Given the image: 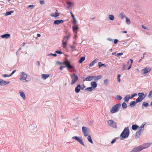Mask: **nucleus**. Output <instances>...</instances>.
<instances>
[{
    "label": "nucleus",
    "mask_w": 152,
    "mask_h": 152,
    "mask_svg": "<svg viewBox=\"0 0 152 152\" xmlns=\"http://www.w3.org/2000/svg\"><path fill=\"white\" fill-rule=\"evenodd\" d=\"M130 61H131V64L129 66V67H128V68L127 69L128 70H129L131 68V67L132 66V64L133 62V60L132 59H130Z\"/></svg>",
    "instance_id": "nucleus-32"
},
{
    "label": "nucleus",
    "mask_w": 152,
    "mask_h": 152,
    "mask_svg": "<svg viewBox=\"0 0 152 152\" xmlns=\"http://www.w3.org/2000/svg\"><path fill=\"white\" fill-rule=\"evenodd\" d=\"M145 125V124H142V125L140 126V128L143 129Z\"/></svg>",
    "instance_id": "nucleus-49"
},
{
    "label": "nucleus",
    "mask_w": 152,
    "mask_h": 152,
    "mask_svg": "<svg viewBox=\"0 0 152 152\" xmlns=\"http://www.w3.org/2000/svg\"><path fill=\"white\" fill-rule=\"evenodd\" d=\"M67 42L62 41V47L64 48H65L66 47L67 44Z\"/></svg>",
    "instance_id": "nucleus-34"
},
{
    "label": "nucleus",
    "mask_w": 152,
    "mask_h": 152,
    "mask_svg": "<svg viewBox=\"0 0 152 152\" xmlns=\"http://www.w3.org/2000/svg\"><path fill=\"white\" fill-rule=\"evenodd\" d=\"M102 77L101 75H99L97 76H96V77H95L96 78H97L98 80L99 79H100Z\"/></svg>",
    "instance_id": "nucleus-47"
},
{
    "label": "nucleus",
    "mask_w": 152,
    "mask_h": 152,
    "mask_svg": "<svg viewBox=\"0 0 152 152\" xmlns=\"http://www.w3.org/2000/svg\"><path fill=\"white\" fill-rule=\"evenodd\" d=\"M95 77H96V76H94V78L93 79H94V81H95L96 82H97L98 80L97 79V78H96Z\"/></svg>",
    "instance_id": "nucleus-60"
},
{
    "label": "nucleus",
    "mask_w": 152,
    "mask_h": 152,
    "mask_svg": "<svg viewBox=\"0 0 152 152\" xmlns=\"http://www.w3.org/2000/svg\"><path fill=\"white\" fill-rule=\"evenodd\" d=\"M55 53H58V54H62V53L59 51H58V50H56L55 51Z\"/></svg>",
    "instance_id": "nucleus-55"
},
{
    "label": "nucleus",
    "mask_w": 152,
    "mask_h": 152,
    "mask_svg": "<svg viewBox=\"0 0 152 152\" xmlns=\"http://www.w3.org/2000/svg\"><path fill=\"white\" fill-rule=\"evenodd\" d=\"M70 37V35H69L68 36H66L64 37L62 41V42H67L68 40Z\"/></svg>",
    "instance_id": "nucleus-15"
},
{
    "label": "nucleus",
    "mask_w": 152,
    "mask_h": 152,
    "mask_svg": "<svg viewBox=\"0 0 152 152\" xmlns=\"http://www.w3.org/2000/svg\"><path fill=\"white\" fill-rule=\"evenodd\" d=\"M91 87L94 89L96 88L97 86V84L95 82H93L91 83Z\"/></svg>",
    "instance_id": "nucleus-17"
},
{
    "label": "nucleus",
    "mask_w": 152,
    "mask_h": 152,
    "mask_svg": "<svg viewBox=\"0 0 152 152\" xmlns=\"http://www.w3.org/2000/svg\"><path fill=\"white\" fill-rule=\"evenodd\" d=\"M125 66H126V65H124V64H123V67L122 68V70L124 71V70H125V69H126Z\"/></svg>",
    "instance_id": "nucleus-53"
},
{
    "label": "nucleus",
    "mask_w": 152,
    "mask_h": 152,
    "mask_svg": "<svg viewBox=\"0 0 152 152\" xmlns=\"http://www.w3.org/2000/svg\"><path fill=\"white\" fill-rule=\"evenodd\" d=\"M59 13L58 12H56L55 14L52 13L50 14V16L51 17H53L55 18L59 16Z\"/></svg>",
    "instance_id": "nucleus-22"
},
{
    "label": "nucleus",
    "mask_w": 152,
    "mask_h": 152,
    "mask_svg": "<svg viewBox=\"0 0 152 152\" xmlns=\"http://www.w3.org/2000/svg\"><path fill=\"white\" fill-rule=\"evenodd\" d=\"M126 23H127V24H129L130 23V19L128 18L127 17H126Z\"/></svg>",
    "instance_id": "nucleus-39"
},
{
    "label": "nucleus",
    "mask_w": 152,
    "mask_h": 152,
    "mask_svg": "<svg viewBox=\"0 0 152 152\" xmlns=\"http://www.w3.org/2000/svg\"><path fill=\"white\" fill-rule=\"evenodd\" d=\"M116 141L115 139H113L111 142V143L113 144Z\"/></svg>",
    "instance_id": "nucleus-62"
},
{
    "label": "nucleus",
    "mask_w": 152,
    "mask_h": 152,
    "mask_svg": "<svg viewBox=\"0 0 152 152\" xmlns=\"http://www.w3.org/2000/svg\"><path fill=\"white\" fill-rule=\"evenodd\" d=\"M85 87V86L84 85H83V86L82 87H81V90H83V89Z\"/></svg>",
    "instance_id": "nucleus-64"
},
{
    "label": "nucleus",
    "mask_w": 152,
    "mask_h": 152,
    "mask_svg": "<svg viewBox=\"0 0 152 152\" xmlns=\"http://www.w3.org/2000/svg\"><path fill=\"white\" fill-rule=\"evenodd\" d=\"M88 141L91 143H93V142L91 139V137L90 135H88L87 137Z\"/></svg>",
    "instance_id": "nucleus-30"
},
{
    "label": "nucleus",
    "mask_w": 152,
    "mask_h": 152,
    "mask_svg": "<svg viewBox=\"0 0 152 152\" xmlns=\"http://www.w3.org/2000/svg\"><path fill=\"white\" fill-rule=\"evenodd\" d=\"M130 99H131L130 96L129 95H126L124 97V101L126 102H127Z\"/></svg>",
    "instance_id": "nucleus-19"
},
{
    "label": "nucleus",
    "mask_w": 152,
    "mask_h": 152,
    "mask_svg": "<svg viewBox=\"0 0 152 152\" xmlns=\"http://www.w3.org/2000/svg\"><path fill=\"white\" fill-rule=\"evenodd\" d=\"M64 22V20H56L54 21V24L56 25H58L59 24L63 23Z\"/></svg>",
    "instance_id": "nucleus-12"
},
{
    "label": "nucleus",
    "mask_w": 152,
    "mask_h": 152,
    "mask_svg": "<svg viewBox=\"0 0 152 152\" xmlns=\"http://www.w3.org/2000/svg\"><path fill=\"white\" fill-rule=\"evenodd\" d=\"M27 76V75L24 72H22L21 74L20 77V80H23L24 82H28V80H26Z\"/></svg>",
    "instance_id": "nucleus-4"
},
{
    "label": "nucleus",
    "mask_w": 152,
    "mask_h": 152,
    "mask_svg": "<svg viewBox=\"0 0 152 152\" xmlns=\"http://www.w3.org/2000/svg\"><path fill=\"white\" fill-rule=\"evenodd\" d=\"M98 65L99 66V68L100 67H101L104 66H105V65L104 64H102V63L101 62H99L98 64Z\"/></svg>",
    "instance_id": "nucleus-40"
},
{
    "label": "nucleus",
    "mask_w": 152,
    "mask_h": 152,
    "mask_svg": "<svg viewBox=\"0 0 152 152\" xmlns=\"http://www.w3.org/2000/svg\"><path fill=\"white\" fill-rule=\"evenodd\" d=\"M94 78V76H89L86 78V80L88 81H91Z\"/></svg>",
    "instance_id": "nucleus-20"
},
{
    "label": "nucleus",
    "mask_w": 152,
    "mask_h": 152,
    "mask_svg": "<svg viewBox=\"0 0 152 152\" xmlns=\"http://www.w3.org/2000/svg\"><path fill=\"white\" fill-rule=\"evenodd\" d=\"M81 89V86L80 84H78L77 86L75 88V91L76 93H79Z\"/></svg>",
    "instance_id": "nucleus-11"
},
{
    "label": "nucleus",
    "mask_w": 152,
    "mask_h": 152,
    "mask_svg": "<svg viewBox=\"0 0 152 152\" xmlns=\"http://www.w3.org/2000/svg\"><path fill=\"white\" fill-rule=\"evenodd\" d=\"M85 60V57H82L80 58V60H79V63L80 64L82 63Z\"/></svg>",
    "instance_id": "nucleus-26"
},
{
    "label": "nucleus",
    "mask_w": 152,
    "mask_h": 152,
    "mask_svg": "<svg viewBox=\"0 0 152 152\" xmlns=\"http://www.w3.org/2000/svg\"><path fill=\"white\" fill-rule=\"evenodd\" d=\"M114 122V121L112 120H109L107 121V123L110 126H111Z\"/></svg>",
    "instance_id": "nucleus-28"
},
{
    "label": "nucleus",
    "mask_w": 152,
    "mask_h": 152,
    "mask_svg": "<svg viewBox=\"0 0 152 152\" xmlns=\"http://www.w3.org/2000/svg\"><path fill=\"white\" fill-rule=\"evenodd\" d=\"M49 76V74H43L42 75V77L43 79H45L48 78Z\"/></svg>",
    "instance_id": "nucleus-24"
},
{
    "label": "nucleus",
    "mask_w": 152,
    "mask_h": 152,
    "mask_svg": "<svg viewBox=\"0 0 152 152\" xmlns=\"http://www.w3.org/2000/svg\"><path fill=\"white\" fill-rule=\"evenodd\" d=\"M148 96L149 98L152 97V90L150 92Z\"/></svg>",
    "instance_id": "nucleus-44"
},
{
    "label": "nucleus",
    "mask_w": 152,
    "mask_h": 152,
    "mask_svg": "<svg viewBox=\"0 0 152 152\" xmlns=\"http://www.w3.org/2000/svg\"><path fill=\"white\" fill-rule=\"evenodd\" d=\"M10 37V35L8 34H6L1 36V37L2 38H5L8 39Z\"/></svg>",
    "instance_id": "nucleus-18"
},
{
    "label": "nucleus",
    "mask_w": 152,
    "mask_h": 152,
    "mask_svg": "<svg viewBox=\"0 0 152 152\" xmlns=\"http://www.w3.org/2000/svg\"><path fill=\"white\" fill-rule=\"evenodd\" d=\"M70 48L72 49H74L75 48V46L74 45L70 46Z\"/></svg>",
    "instance_id": "nucleus-61"
},
{
    "label": "nucleus",
    "mask_w": 152,
    "mask_h": 152,
    "mask_svg": "<svg viewBox=\"0 0 152 152\" xmlns=\"http://www.w3.org/2000/svg\"><path fill=\"white\" fill-rule=\"evenodd\" d=\"M120 17L121 19H123L125 17V15H124V13L121 12L120 14Z\"/></svg>",
    "instance_id": "nucleus-33"
},
{
    "label": "nucleus",
    "mask_w": 152,
    "mask_h": 152,
    "mask_svg": "<svg viewBox=\"0 0 152 152\" xmlns=\"http://www.w3.org/2000/svg\"><path fill=\"white\" fill-rule=\"evenodd\" d=\"M142 105L144 106L145 107H147L148 106V104L147 102H144L143 103Z\"/></svg>",
    "instance_id": "nucleus-38"
},
{
    "label": "nucleus",
    "mask_w": 152,
    "mask_h": 152,
    "mask_svg": "<svg viewBox=\"0 0 152 152\" xmlns=\"http://www.w3.org/2000/svg\"><path fill=\"white\" fill-rule=\"evenodd\" d=\"M121 106V104L120 103L117 104L113 106L110 110V113L111 114H113L117 112L118 111Z\"/></svg>",
    "instance_id": "nucleus-1"
},
{
    "label": "nucleus",
    "mask_w": 152,
    "mask_h": 152,
    "mask_svg": "<svg viewBox=\"0 0 152 152\" xmlns=\"http://www.w3.org/2000/svg\"><path fill=\"white\" fill-rule=\"evenodd\" d=\"M19 93L20 96L23 98L24 99H26V96L24 93L22 91H20Z\"/></svg>",
    "instance_id": "nucleus-16"
},
{
    "label": "nucleus",
    "mask_w": 152,
    "mask_h": 152,
    "mask_svg": "<svg viewBox=\"0 0 152 152\" xmlns=\"http://www.w3.org/2000/svg\"><path fill=\"white\" fill-rule=\"evenodd\" d=\"M98 61V60L96 59H95L94 60L92 61L89 64V66H92L96 63Z\"/></svg>",
    "instance_id": "nucleus-21"
},
{
    "label": "nucleus",
    "mask_w": 152,
    "mask_h": 152,
    "mask_svg": "<svg viewBox=\"0 0 152 152\" xmlns=\"http://www.w3.org/2000/svg\"><path fill=\"white\" fill-rule=\"evenodd\" d=\"M14 11L11 10L10 11L6 13L5 15L6 16L11 15L12 13H13Z\"/></svg>",
    "instance_id": "nucleus-31"
},
{
    "label": "nucleus",
    "mask_w": 152,
    "mask_h": 152,
    "mask_svg": "<svg viewBox=\"0 0 152 152\" xmlns=\"http://www.w3.org/2000/svg\"><path fill=\"white\" fill-rule=\"evenodd\" d=\"M143 129H141L140 128H139V129L137 131L138 132L140 133H141V132L142 131Z\"/></svg>",
    "instance_id": "nucleus-54"
},
{
    "label": "nucleus",
    "mask_w": 152,
    "mask_h": 152,
    "mask_svg": "<svg viewBox=\"0 0 152 152\" xmlns=\"http://www.w3.org/2000/svg\"><path fill=\"white\" fill-rule=\"evenodd\" d=\"M152 143H145L141 146L142 147L143 149L148 147Z\"/></svg>",
    "instance_id": "nucleus-13"
},
{
    "label": "nucleus",
    "mask_w": 152,
    "mask_h": 152,
    "mask_svg": "<svg viewBox=\"0 0 152 152\" xmlns=\"http://www.w3.org/2000/svg\"><path fill=\"white\" fill-rule=\"evenodd\" d=\"M88 128L86 127L83 126L82 128V130L85 136L86 137L88 136Z\"/></svg>",
    "instance_id": "nucleus-10"
},
{
    "label": "nucleus",
    "mask_w": 152,
    "mask_h": 152,
    "mask_svg": "<svg viewBox=\"0 0 152 152\" xmlns=\"http://www.w3.org/2000/svg\"><path fill=\"white\" fill-rule=\"evenodd\" d=\"M109 80L108 79H105L104 81V83L106 84H108V82Z\"/></svg>",
    "instance_id": "nucleus-48"
},
{
    "label": "nucleus",
    "mask_w": 152,
    "mask_h": 152,
    "mask_svg": "<svg viewBox=\"0 0 152 152\" xmlns=\"http://www.w3.org/2000/svg\"><path fill=\"white\" fill-rule=\"evenodd\" d=\"M138 102H137L136 99V100L135 101H133L131 102L130 103V105L131 107H134L135 106V104L137 103H138Z\"/></svg>",
    "instance_id": "nucleus-23"
},
{
    "label": "nucleus",
    "mask_w": 152,
    "mask_h": 152,
    "mask_svg": "<svg viewBox=\"0 0 152 152\" xmlns=\"http://www.w3.org/2000/svg\"><path fill=\"white\" fill-rule=\"evenodd\" d=\"M129 134V131L128 127L125 128L121 133L120 136L121 138H125L127 137Z\"/></svg>",
    "instance_id": "nucleus-2"
},
{
    "label": "nucleus",
    "mask_w": 152,
    "mask_h": 152,
    "mask_svg": "<svg viewBox=\"0 0 152 152\" xmlns=\"http://www.w3.org/2000/svg\"><path fill=\"white\" fill-rule=\"evenodd\" d=\"M138 94L139 95V97L138 98L136 99V102H139L144 99L145 96L144 95V94L142 93H139Z\"/></svg>",
    "instance_id": "nucleus-5"
},
{
    "label": "nucleus",
    "mask_w": 152,
    "mask_h": 152,
    "mask_svg": "<svg viewBox=\"0 0 152 152\" xmlns=\"http://www.w3.org/2000/svg\"><path fill=\"white\" fill-rule=\"evenodd\" d=\"M2 76L3 77H5L11 76H10V75H7V74L3 75H2Z\"/></svg>",
    "instance_id": "nucleus-51"
},
{
    "label": "nucleus",
    "mask_w": 152,
    "mask_h": 152,
    "mask_svg": "<svg viewBox=\"0 0 152 152\" xmlns=\"http://www.w3.org/2000/svg\"><path fill=\"white\" fill-rule=\"evenodd\" d=\"M10 82L4 81L0 79V85L4 86L8 84Z\"/></svg>",
    "instance_id": "nucleus-14"
},
{
    "label": "nucleus",
    "mask_w": 152,
    "mask_h": 152,
    "mask_svg": "<svg viewBox=\"0 0 152 152\" xmlns=\"http://www.w3.org/2000/svg\"><path fill=\"white\" fill-rule=\"evenodd\" d=\"M34 7V5H29V6H28L27 7V8H28L30 7L31 9H32Z\"/></svg>",
    "instance_id": "nucleus-46"
},
{
    "label": "nucleus",
    "mask_w": 152,
    "mask_h": 152,
    "mask_svg": "<svg viewBox=\"0 0 152 152\" xmlns=\"http://www.w3.org/2000/svg\"><path fill=\"white\" fill-rule=\"evenodd\" d=\"M79 29L78 26L77 24L75 25L72 27V29L73 31H75V30H77Z\"/></svg>",
    "instance_id": "nucleus-27"
},
{
    "label": "nucleus",
    "mask_w": 152,
    "mask_h": 152,
    "mask_svg": "<svg viewBox=\"0 0 152 152\" xmlns=\"http://www.w3.org/2000/svg\"><path fill=\"white\" fill-rule=\"evenodd\" d=\"M141 134V133L137 132L136 133V135H135V138L136 139L138 138L139 137V136Z\"/></svg>",
    "instance_id": "nucleus-29"
},
{
    "label": "nucleus",
    "mask_w": 152,
    "mask_h": 152,
    "mask_svg": "<svg viewBox=\"0 0 152 152\" xmlns=\"http://www.w3.org/2000/svg\"><path fill=\"white\" fill-rule=\"evenodd\" d=\"M71 81L70 83L71 85H73L75 84L78 79V77L74 73H73L70 75Z\"/></svg>",
    "instance_id": "nucleus-3"
},
{
    "label": "nucleus",
    "mask_w": 152,
    "mask_h": 152,
    "mask_svg": "<svg viewBox=\"0 0 152 152\" xmlns=\"http://www.w3.org/2000/svg\"><path fill=\"white\" fill-rule=\"evenodd\" d=\"M72 138L75 139L78 142L81 144L83 146L85 145L81 137H78L77 136H75L73 137Z\"/></svg>",
    "instance_id": "nucleus-9"
},
{
    "label": "nucleus",
    "mask_w": 152,
    "mask_h": 152,
    "mask_svg": "<svg viewBox=\"0 0 152 152\" xmlns=\"http://www.w3.org/2000/svg\"><path fill=\"white\" fill-rule=\"evenodd\" d=\"M120 77H121L120 75V74L118 75V76H117L118 80V81L119 82H120L121 81V80H120Z\"/></svg>",
    "instance_id": "nucleus-45"
},
{
    "label": "nucleus",
    "mask_w": 152,
    "mask_h": 152,
    "mask_svg": "<svg viewBox=\"0 0 152 152\" xmlns=\"http://www.w3.org/2000/svg\"><path fill=\"white\" fill-rule=\"evenodd\" d=\"M142 27L145 29H147V28L145 26L143 25H142Z\"/></svg>",
    "instance_id": "nucleus-63"
},
{
    "label": "nucleus",
    "mask_w": 152,
    "mask_h": 152,
    "mask_svg": "<svg viewBox=\"0 0 152 152\" xmlns=\"http://www.w3.org/2000/svg\"><path fill=\"white\" fill-rule=\"evenodd\" d=\"M151 68L149 67H146L142 69L141 70L142 72V74L144 76L146 75L147 74L150 72L151 70Z\"/></svg>",
    "instance_id": "nucleus-6"
},
{
    "label": "nucleus",
    "mask_w": 152,
    "mask_h": 152,
    "mask_svg": "<svg viewBox=\"0 0 152 152\" xmlns=\"http://www.w3.org/2000/svg\"><path fill=\"white\" fill-rule=\"evenodd\" d=\"M64 65H65L68 69H70L73 68V67L70 65V61L68 60H65L64 61Z\"/></svg>",
    "instance_id": "nucleus-7"
},
{
    "label": "nucleus",
    "mask_w": 152,
    "mask_h": 152,
    "mask_svg": "<svg viewBox=\"0 0 152 152\" xmlns=\"http://www.w3.org/2000/svg\"><path fill=\"white\" fill-rule=\"evenodd\" d=\"M93 89H94L91 87L87 88L86 90L91 91Z\"/></svg>",
    "instance_id": "nucleus-42"
},
{
    "label": "nucleus",
    "mask_w": 152,
    "mask_h": 152,
    "mask_svg": "<svg viewBox=\"0 0 152 152\" xmlns=\"http://www.w3.org/2000/svg\"><path fill=\"white\" fill-rule=\"evenodd\" d=\"M122 97L118 95L116 96L115 97V99H117L120 100L122 99Z\"/></svg>",
    "instance_id": "nucleus-37"
},
{
    "label": "nucleus",
    "mask_w": 152,
    "mask_h": 152,
    "mask_svg": "<svg viewBox=\"0 0 152 152\" xmlns=\"http://www.w3.org/2000/svg\"><path fill=\"white\" fill-rule=\"evenodd\" d=\"M143 149L141 145H140L137 147L134 148L131 151V152H138L141 151Z\"/></svg>",
    "instance_id": "nucleus-8"
},
{
    "label": "nucleus",
    "mask_w": 152,
    "mask_h": 152,
    "mask_svg": "<svg viewBox=\"0 0 152 152\" xmlns=\"http://www.w3.org/2000/svg\"><path fill=\"white\" fill-rule=\"evenodd\" d=\"M109 17L110 19L112 20H113L114 18V16L112 15H110L109 16Z\"/></svg>",
    "instance_id": "nucleus-35"
},
{
    "label": "nucleus",
    "mask_w": 152,
    "mask_h": 152,
    "mask_svg": "<svg viewBox=\"0 0 152 152\" xmlns=\"http://www.w3.org/2000/svg\"><path fill=\"white\" fill-rule=\"evenodd\" d=\"M137 94H132V96H131V98H133V97L135 96H137Z\"/></svg>",
    "instance_id": "nucleus-58"
},
{
    "label": "nucleus",
    "mask_w": 152,
    "mask_h": 152,
    "mask_svg": "<svg viewBox=\"0 0 152 152\" xmlns=\"http://www.w3.org/2000/svg\"><path fill=\"white\" fill-rule=\"evenodd\" d=\"M118 39H115L114 40V44H116L118 43Z\"/></svg>",
    "instance_id": "nucleus-56"
},
{
    "label": "nucleus",
    "mask_w": 152,
    "mask_h": 152,
    "mask_svg": "<svg viewBox=\"0 0 152 152\" xmlns=\"http://www.w3.org/2000/svg\"><path fill=\"white\" fill-rule=\"evenodd\" d=\"M139 127V126L136 125H133L132 126V128L134 130H136Z\"/></svg>",
    "instance_id": "nucleus-25"
},
{
    "label": "nucleus",
    "mask_w": 152,
    "mask_h": 152,
    "mask_svg": "<svg viewBox=\"0 0 152 152\" xmlns=\"http://www.w3.org/2000/svg\"><path fill=\"white\" fill-rule=\"evenodd\" d=\"M113 128H116L117 126L115 122H114L113 124L111 126Z\"/></svg>",
    "instance_id": "nucleus-36"
},
{
    "label": "nucleus",
    "mask_w": 152,
    "mask_h": 152,
    "mask_svg": "<svg viewBox=\"0 0 152 152\" xmlns=\"http://www.w3.org/2000/svg\"><path fill=\"white\" fill-rule=\"evenodd\" d=\"M122 106L124 108H125L127 107V104L125 102H124L122 104Z\"/></svg>",
    "instance_id": "nucleus-41"
},
{
    "label": "nucleus",
    "mask_w": 152,
    "mask_h": 152,
    "mask_svg": "<svg viewBox=\"0 0 152 152\" xmlns=\"http://www.w3.org/2000/svg\"><path fill=\"white\" fill-rule=\"evenodd\" d=\"M44 1H41V0L40 1V4H43L44 3Z\"/></svg>",
    "instance_id": "nucleus-59"
},
{
    "label": "nucleus",
    "mask_w": 152,
    "mask_h": 152,
    "mask_svg": "<svg viewBox=\"0 0 152 152\" xmlns=\"http://www.w3.org/2000/svg\"><path fill=\"white\" fill-rule=\"evenodd\" d=\"M123 54V53H117L116 54V56H117V57H119L120 56L122 55Z\"/></svg>",
    "instance_id": "nucleus-52"
},
{
    "label": "nucleus",
    "mask_w": 152,
    "mask_h": 152,
    "mask_svg": "<svg viewBox=\"0 0 152 152\" xmlns=\"http://www.w3.org/2000/svg\"><path fill=\"white\" fill-rule=\"evenodd\" d=\"M70 14L71 15V16L72 17V18L73 19L74 18H75V17H74V15L73 14V13H72V12H70Z\"/></svg>",
    "instance_id": "nucleus-57"
},
{
    "label": "nucleus",
    "mask_w": 152,
    "mask_h": 152,
    "mask_svg": "<svg viewBox=\"0 0 152 152\" xmlns=\"http://www.w3.org/2000/svg\"><path fill=\"white\" fill-rule=\"evenodd\" d=\"M66 4L69 5V7H70L73 4L72 2H69V1H67L66 2Z\"/></svg>",
    "instance_id": "nucleus-43"
},
{
    "label": "nucleus",
    "mask_w": 152,
    "mask_h": 152,
    "mask_svg": "<svg viewBox=\"0 0 152 152\" xmlns=\"http://www.w3.org/2000/svg\"><path fill=\"white\" fill-rule=\"evenodd\" d=\"M73 24H74L75 25L76 24V20L75 18H73Z\"/></svg>",
    "instance_id": "nucleus-50"
}]
</instances>
